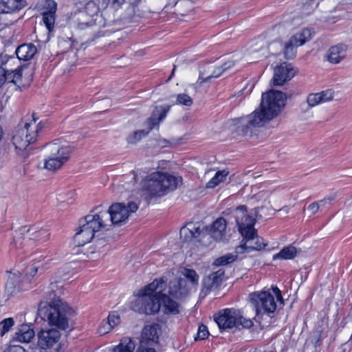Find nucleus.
<instances>
[{
	"mask_svg": "<svg viewBox=\"0 0 352 352\" xmlns=\"http://www.w3.org/2000/svg\"><path fill=\"white\" fill-rule=\"evenodd\" d=\"M285 100V95L280 91L272 90L263 94L258 108L251 114L232 120L236 131L242 136L252 135L254 128L263 126L280 113Z\"/></svg>",
	"mask_w": 352,
	"mask_h": 352,
	"instance_id": "obj_1",
	"label": "nucleus"
},
{
	"mask_svg": "<svg viewBox=\"0 0 352 352\" xmlns=\"http://www.w3.org/2000/svg\"><path fill=\"white\" fill-rule=\"evenodd\" d=\"M166 287V280L161 278L144 286L137 294V298L132 302V309L142 314H155L161 308V293Z\"/></svg>",
	"mask_w": 352,
	"mask_h": 352,
	"instance_id": "obj_2",
	"label": "nucleus"
},
{
	"mask_svg": "<svg viewBox=\"0 0 352 352\" xmlns=\"http://www.w3.org/2000/svg\"><path fill=\"white\" fill-rule=\"evenodd\" d=\"M42 122H37V118L33 115L32 119L20 125L12 137V143L18 155L25 157V150L36 141L39 132L43 128Z\"/></svg>",
	"mask_w": 352,
	"mask_h": 352,
	"instance_id": "obj_3",
	"label": "nucleus"
},
{
	"mask_svg": "<svg viewBox=\"0 0 352 352\" xmlns=\"http://www.w3.org/2000/svg\"><path fill=\"white\" fill-rule=\"evenodd\" d=\"M182 184V177L168 173L155 172L144 181V188L151 196L162 197Z\"/></svg>",
	"mask_w": 352,
	"mask_h": 352,
	"instance_id": "obj_4",
	"label": "nucleus"
},
{
	"mask_svg": "<svg viewBox=\"0 0 352 352\" xmlns=\"http://www.w3.org/2000/svg\"><path fill=\"white\" fill-rule=\"evenodd\" d=\"M275 297L278 301L283 303L281 292L276 287L250 294V300L256 315L273 314L277 307Z\"/></svg>",
	"mask_w": 352,
	"mask_h": 352,
	"instance_id": "obj_5",
	"label": "nucleus"
},
{
	"mask_svg": "<svg viewBox=\"0 0 352 352\" xmlns=\"http://www.w3.org/2000/svg\"><path fill=\"white\" fill-rule=\"evenodd\" d=\"M46 155L44 168L49 170H56L62 167L69 159L72 148L59 142H51L45 147Z\"/></svg>",
	"mask_w": 352,
	"mask_h": 352,
	"instance_id": "obj_6",
	"label": "nucleus"
},
{
	"mask_svg": "<svg viewBox=\"0 0 352 352\" xmlns=\"http://www.w3.org/2000/svg\"><path fill=\"white\" fill-rule=\"evenodd\" d=\"M214 320L221 329L250 328L253 325L252 321L244 318L240 310L234 309H224L219 313Z\"/></svg>",
	"mask_w": 352,
	"mask_h": 352,
	"instance_id": "obj_7",
	"label": "nucleus"
},
{
	"mask_svg": "<svg viewBox=\"0 0 352 352\" xmlns=\"http://www.w3.org/2000/svg\"><path fill=\"white\" fill-rule=\"evenodd\" d=\"M39 314L51 326H55L62 330H65L69 327L67 311L61 305H49L45 309H40Z\"/></svg>",
	"mask_w": 352,
	"mask_h": 352,
	"instance_id": "obj_8",
	"label": "nucleus"
},
{
	"mask_svg": "<svg viewBox=\"0 0 352 352\" xmlns=\"http://www.w3.org/2000/svg\"><path fill=\"white\" fill-rule=\"evenodd\" d=\"M138 206L135 202L129 201L114 204L110 206L107 212L109 214V226L111 224L121 225L125 223L130 215L137 211Z\"/></svg>",
	"mask_w": 352,
	"mask_h": 352,
	"instance_id": "obj_9",
	"label": "nucleus"
},
{
	"mask_svg": "<svg viewBox=\"0 0 352 352\" xmlns=\"http://www.w3.org/2000/svg\"><path fill=\"white\" fill-rule=\"evenodd\" d=\"M169 106L155 107V109L153 111L152 116L148 120L149 129L148 131L138 130L133 132V133L128 136V143L133 144H136L142 138L148 135L151 130H152L155 126H157L160 121L165 118L168 111H169Z\"/></svg>",
	"mask_w": 352,
	"mask_h": 352,
	"instance_id": "obj_10",
	"label": "nucleus"
},
{
	"mask_svg": "<svg viewBox=\"0 0 352 352\" xmlns=\"http://www.w3.org/2000/svg\"><path fill=\"white\" fill-rule=\"evenodd\" d=\"M233 216L235 218L239 232L243 236H250L255 231L254 228L255 219L248 214L245 206H241L235 208L233 211Z\"/></svg>",
	"mask_w": 352,
	"mask_h": 352,
	"instance_id": "obj_11",
	"label": "nucleus"
},
{
	"mask_svg": "<svg viewBox=\"0 0 352 352\" xmlns=\"http://www.w3.org/2000/svg\"><path fill=\"white\" fill-rule=\"evenodd\" d=\"M312 34L313 31L311 29L305 28L292 36L285 45V58L287 59L294 58L296 54V48L309 41L311 38Z\"/></svg>",
	"mask_w": 352,
	"mask_h": 352,
	"instance_id": "obj_12",
	"label": "nucleus"
},
{
	"mask_svg": "<svg viewBox=\"0 0 352 352\" xmlns=\"http://www.w3.org/2000/svg\"><path fill=\"white\" fill-rule=\"evenodd\" d=\"M61 334L54 328H43L37 333V345L43 350L53 349L58 344Z\"/></svg>",
	"mask_w": 352,
	"mask_h": 352,
	"instance_id": "obj_13",
	"label": "nucleus"
},
{
	"mask_svg": "<svg viewBox=\"0 0 352 352\" xmlns=\"http://www.w3.org/2000/svg\"><path fill=\"white\" fill-rule=\"evenodd\" d=\"M98 12V8L93 2H89L85 6V12L80 13L76 23V28L82 30L95 25L93 16Z\"/></svg>",
	"mask_w": 352,
	"mask_h": 352,
	"instance_id": "obj_14",
	"label": "nucleus"
},
{
	"mask_svg": "<svg viewBox=\"0 0 352 352\" xmlns=\"http://www.w3.org/2000/svg\"><path fill=\"white\" fill-rule=\"evenodd\" d=\"M83 220L95 232L109 226V214L106 210L89 214Z\"/></svg>",
	"mask_w": 352,
	"mask_h": 352,
	"instance_id": "obj_15",
	"label": "nucleus"
},
{
	"mask_svg": "<svg viewBox=\"0 0 352 352\" xmlns=\"http://www.w3.org/2000/svg\"><path fill=\"white\" fill-rule=\"evenodd\" d=\"M296 72L291 64L283 63L274 69L273 82L274 85H282L290 80L295 75Z\"/></svg>",
	"mask_w": 352,
	"mask_h": 352,
	"instance_id": "obj_16",
	"label": "nucleus"
},
{
	"mask_svg": "<svg viewBox=\"0 0 352 352\" xmlns=\"http://www.w3.org/2000/svg\"><path fill=\"white\" fill-rule=\"evenodd\" d=\"M223 277L224 270L222 269H220L205 277L203 280L201 294L206 296L210 291L217 289L221 283Z\"/></svg>",
	"mask_w": 352,
	"mask_h": 352,
	"instance_id": "obj_17",
	"label": "nucleus"
},
{
	"mask_svg": "<svg viewBox=\"0 0 352 352\" xmlns=\"http://www.w3.org/2000/svg\"><path fill=\"white\" fill-rule=\"evenodd\" d=\"M95 233L92 228L82 219L80 221L79 229L74 236V241L77 245H84L92 240Z\"/></svg>",
	"mask_w": 352,
	"mask_h": 352,
	"instance_id": "obj_18",
	"label": "nucleus"
},
{
	"mask_svg": "<svg viewBox=\"0 0 352 352\" xmlns=\"http://www.w3.org/2000/svg\"><path fill=\"white\" fill-rule=\"evenodd\" d=\"M243 241V244L241 245L239 248L244 249L246 252L261 250L265 246L263 239L258 238L256 230L254 231L252 234H250V236H244Z\"/></svg>",
	"mask_w": 352,
	"mask_h": 352,
	"instance_id": "obj_19",
	"label": "nucleus"
},
{
	"mask_svg": "<svg viewBox=\"0 0 352 352\" xmlns=\"http://www.w3.org/2000/svg\"><path fill=\"white\" fill-rule=\"evenodd\" d=\"M120 322V316L116 312H111L107 318L102 320L98 325L97 333L100 336L108 333Z\"/></svg>",
	"mask_w": 352,
	"mask_h": 352,
	"instance_id": "obj_20",
	"label": "nucleus"
},
{
	"mask_svg": "<svg viewBox=\"0 0 352 352\" xmlns=\"http://www.w3.org/2000/svg\"><path fill=\"white\" fill-rule=\"evenodd\" d=\"M35 336L33 329L28 324L20 326L12 338V342L29 343Z\"/></svg>",
	"mask_w": 352,
	"mask_h": 352,
	"instance_id": "obj_21",
	"label": "nucleus"
},
{
	"mask_svg": "<svg viewBox=\"0 0 352 352\" xmlns=\"http://www.w3.org/2000/svg\"><path fill=\"white\" fill-rule=\"evenodd\" d=\"M223 72V70L221 66L216 67L212 65H208L207 69L200 72L199 79L194 85L195 89H197V87L201 85L203 82H208L212 78L219 77Z\"/></svg>",
	"mask_w": 352,
	"mask_h": 352,
	"instance_id": "obj_22",
	"label": "nucleus"
},
{
	"mask_svg": "<svg viewBox=\"0 0 352 352\" xmlns=\"http://www.w3.org/2000/svg\"><path fill=\"white\" fill-rule=\"evenodd\" d=\"M333 97L334 91L331 89H327L319 93L310 94L307 96V102L309 107H314L320 103L331 100Z\"/></svg>",
	"mask_w": 352,
	"mask_h": 352,
	"instance_id": "obj_23",
	"label": "nucleus"
},
{
	"mask_svg": "<svg viewBox=\"0 0 352 352\" xmlns=\"http://www.w3.org/2000/svg\"><path fill=\"white\" fill-rule=\"evenodd\" d=\"M346 55V45L339 44L329 48L327 54V58L331 63L338 64L345 58Z\"/></svg>",
	"mask_w": 352,
	"mask_h": 352,
	"instance_id": "obj_24",
	"label": "nucleus"
},
{
	"mask_svg": "<svg viewBox=\"0 0 352 352\" xmlns=\"http://www.w3.org/2000/svg\"><path fill=\"white\" fill-rule=\"evenodd\" d=\"M226 221L224 218H218L212 224L210 233L215 241H223L226 239Z\"/></svg>",
	"mask_w": 352,
	"mask_h": 352,
	"instance_id": "obj_25",
	"label": "nucleus"
},
{
	"mask_svg": "<svg viewBox=\"0 0 352 352\" xmlns=\"http://www.w3.org/2000/svg\"><path fill=\"white\" fill-rule=\"evenodd\" d=\"M161 308L160 309L164 314H177L179 312V305L175 300L171 299L166 294L161 293L160 296Z\"/></svg>",
	"mask_w": 352,
	"mask_h": 352,
	"instance_id": "obj_26",
	"label": "nucleus"
},
{
	"mask_svg": "<svg viewBox=\"0 0 352 352\" xmlns=\"http://www.w3.org/2000/svg\"><path fill=\"white\" fill-rule=\"evenodd\" d=\"M201 231L196 223H188L180 230V236L185 242L200 236Z\"/></svg>",
	"mask_w": 352,
	"mask_h": 352,
	"instance_id": "obj_27",
	"label": "nucleus"
},
{
	"mask_svg": "<svg viewBox=\"0 0 352 352\" xmlns=\"http://www.w3.org/2000/svg\"><path fill=\"white\" fill-rule=\"evenodd\" d=\"M158 340V325H146L143 329L141 343L145 344H152L157 342Z\"/></svg>",
	"mask_w": 352,
	"mask_h": 352,
	"instance_id": "obj_28",
	"label": "nucleus"
},
{
	"mask_svg": "<svg viewBox=\"0 0 352 352\" xmlns=\"http://www.w3.org/2000/svg\"><path fill=\"white\" fill-rule=\"evenodd\" d=\"M28 237L37 243H42L50 239V232L47 229L43 228H32L27 231Z\"/></svg>",
	"mask_w": 352,
	"mask_h": 352,
	"instance_id": "obj_29",
	"label": "nucleus"
},
{
	"mask_svg": "<svg viewBox=\"0 0 352 352\" xmlns=\"http://www.w3.org/2000/svg\"><path fill=\"white\" fill-rule=\"evenodd\" d=\"M49 11L43 14V21L49 31L54 28L55 23V13L56 11V3L54 1L49 0L47 1Z\"/></svg>",
	"mask_w": 352,
	"mask_h": 352,
	"instance_id": "obj_30",
	"label": "nucleus"
},
{
	"mask_svg": "<svg viewBox=\"0 0 352 352\" xmlns=\"http://www.w3.org/2000/svg\"><path fill=\"white\" fill-rule=\"evenodd\" d=\"M21 282V274L19 272H10L5 285L6 292L8 295L16 293L19 288Z\"/></svg>",
	"mask_w": 352,
	"mask_h": 352,
	"instance_id": "obj_31",
	"label": "nucleus"
},
{
	"mask_svg": "<svg viewBox=\"0 0 352 352\" xmlns=\"http://www.w3.org/2000/svg\"><path fill=\"white\" fill-rule=\"evenodd\" d=\"M37 49L33 44H23L17 47L16 54L19 60H28L36 54Z\"/></svg>",
	"mask_w": 352,
	"mask_h": 352,
	"instance_id": "obj_32",
	"label": "nucleus"
},
{
	"mask_svg": "<svg viewBox=\"0 0 352 352\" xmlns=\"http://www.w3.org/2000/svg\"><path fill=\"white\" fill-rule=\"evenodd\" d=\"M25 6L23 0H1L0 11L3 13H10L21 10Z\"/></svg>",
	"mask_w": 352,
	"mask_h": 352,
	"instance_id": "obj_33",
	"label": "nucleus"
},
{
	"mask_svg": "<svg viewBox=\"0 0 352 352\" xmlns=\"http://www.w3.org/2000/svg\"><path fill=\"white\" fill-rule=\"evenodd\" d=\"M184 280L175 279L169 283V294L175 298H181L187 294V289L184 286Z\"/></svg>",
	"mask_w": 352,
	"mask_h": 352,
	"instance_id": "obj_34",
	"label": "nucleus"
},
{
	"mask_svg": "<svg viewBox=\"0 0 352 352\" xmlns=\"http://www.w3.org/2000/svg\"><path fill=\"white\" fill-rule=\"evenodd\" d=\"M21 71V68L10 69L7 67V65H6L5 67L0 68V72H3L6 78V82L14 84H17L21 80L22 76Z\"/></svg>",
	"mask_w": 352,
	"mask_h": 352,
	"instance_id": "obj_35",
	"label": "nucleus"
},
{
	"mask_svg": "<svg viewBox=\"0 0 352 352\" xmlns=\"http://www.w3.org/2000/svg\"><path fill=\"white\" fill-rule=\"evenodd\" d=\"M135 348V342L130 338L126 337L113 348L112 352H133Z\"/></svg>",
	"mask_w": 352,
	"mask_h": 352,
	"instance_id": "obj_36",
	"label": "nucleus"
},
{
	"mask_svg": "<svg viewBox=\"0 0 352 352\" xmlns=\"http://www.w3.org/2000/svg\"><path fill=\"white\" fill-rule=\"evenodd\" d=\"M298 250L296 247L289 245L283 248L278 253L273 256V260L282 259L289 260L293 259L297 255Z\"/></svg>",
	"mask_w": 352,
	"mask_h": 352,
	"instance_id": "obj_37",
	"label": "nucleus"
},
{
	"mask_svg": "<svg viewBox=\"0 0 352 352\" xmlns=\"http://www.w3.org/2000/svg\"><path fill=\"white\" fill-rule=\"evenodd\" d=\"M228 173L229 172L226 169L217 171L214 176L207 183L206 187L208 188H215L226 180Z\"/></svg>",
	"mask_w": 352,
	"mask_h": 352,
	"instance_id": "obj_38",
	"label": "nucleus"
},
{
	"mask_svg": "<svg viewBox=\"0 0 352 352\" xmlns=\"http://www.w3.org/2000/svg\"><path fill=\"white\" fill-rule=\"evenodd\" d=\"M182 274L190 282L192 286H197L199 284V277L194 270L184 268Z\"/></svg>",
	"mask_w": 352,
	"mask_h": 352,
	"instance_id": "obj_39",
	"label": "nucleus"
},
{
	"mask_svg": "<svg viewBox=\"0 0 352 352\" xmlns=\"http://www.w3.org/2000/svg\"><path fill=\"white\" fill-rule=\"evenodd\" d=\"M60 287L58 285L57 283H52L47 292L45 293L47 295V299L49 300H54L56 297L59 296L60 294Z\"/></svg>",
	"mask_w": 352,
	"mask_h": 352,
	"instance_id": "obj_40",
	"label": "nucleus"
},
{
	"mask_svg": "<svg viewBox=\"0 0 352 352\" xmlns=\"http://www.w3.org/2000/svg\"><path fill=\"white\" fill-rule=\"evenodd\" d=\"M14 324V322L12 318H8L1 321L0 323V335L3 336L10 331Z\"/></svg>",
	"mask_w": 352,
	"mask_h": 352,
	"instance_id": "obj_41",
	"label": "nucleus"
},
{
	"mask_svg": "<svg viewBox=\"0 0 352 352\" xmlns=\"http://www.w3.org/2000/svg\"><path fill=\"white\" fill-rule=\"evenodd\" d=\"M235 258L236 256L232 254H226L216 259L214 262V265L217 266L225 265L232 263Z\"/></svg>",
	"mask_w": 352,
	"mask_h": 352,
	"instance_id": "obj_42",
	"label": "nucleus"
},
{
	"mask_svg": "<svg viewBox=\"0 0 352 352\" xmlns=\"http://www.w3.org/2000/svg\"><path fill=\"white\" fill-rule=\"evenodd\" d=\"M192 102V99L186 94H180L177 96V104L190 107Z\"/></svg>",
	"mask_w": 352,
	"mask_h": 352,
	"instance_id": "obj_43",
	"label": "nucleus"
},
{
	"mask_svg": "<svg viewBox=\"0 0 352 352\" xmlns=\"http://www.w3.org/2000/svg\"><path fill=\"white\" fill-rule=\"evenodd\" d=\"M208 336L209 331L208 330L207 327L204 324H201L198 328L197 336L195 337V340H204L207 338Z\"/></svg>",
	"mask_w": 352,
	"mask_h": 352,
	"instance_id": "obj_44",
	"label": "nucleus"
},
{
	"mask_svg": "<svg viewBox=\"0 0 352 352\" xmlns=\"http://www.w3.org/2000/svg\"><path fill=\"white\" fill-rule=\"evenodd\" d=\"M24 240L25 238L21 235V234H17L14 237L12 245L16 248H20L22 247Z\"/></svg>",
	"mask_w": 352,
	"mask_h": 352,
	"instance_id": "obj_45",
	"label": "nucleus"
},
{
	"mask_svg": "<svg viewBox=\"0 0 352 352\" xmlns=\"http://www.w3.org/2000/svg\"><path fill=\"white\" fill-rule=\"evenodd\" d=\"M333 199H334L333 197H326L322 200H320L317 202H318L320 208H321L322 209H326L327 208V205H329Z\"/></svg>",
	"mask_w": 352,
	"mask_h": 352,
	"instance_id": "obj_46",
	"label": "nucleus"
},
{
	"mask_svg": "<svg viewBox=\"0 0 352 352\" xmlns=\"http://www.w3.org/2000/svg\"><path fill=\"white\" fill-rule=\"evenodd\" d=\"M320 209V206L317 201L314 202L309 205L307 207V210L311 212V214H316Z\"/></svg>",
	"mask_w": 352,
	"mask_h": 352,
	"instance_id": "obj_47",
	"label": "nucleus"
},
{
	"mask_svg": "<svg viewBox=\"0 0 352 352\" xmlns=\"http://www.w3.org/2000/svg\"><path fill=\"white\" fill-rule=\"evenodd\" d=\"M4 352H25V350L20 346L11 345Z\"/></svg>",
	"mask_w": 352,
	"mask_h": 352,
	"instance_id": "obj_48",
	"label": "nucleus"
},
{
	"mask_svg": "<svg viewBox=\"0 0 352 352\" xmlns=\"http://www.w3.org/2000/svg\"><path fill=\"white\" fill-rule=\"evenodd\" d=\"M38 272L37 267H31L27 272V278H33Z\"/></svg>",
	"mask_w": 352,
	"mask_h": 352,
	"instance_id": "obj_49",
	"label": "nucleus"
},
{
	"mask_svg": "<svg viewBox=\"0 0 352 352\" xmlns=\"http://www.w3.org/2000/svg\"><path fill=\"white\" fill-rule=\"evenodd\" d=\"M234 65V61L229 60V61L225 63L221 67L224 72V71L227 70L228 69L232 67Z\"/></svg>",
	"mask_w": 352,
	"mask_h": 352,
	"instance_id": "obj_50",
	"label": "nucleus"
},
{
	"mask_svg": "<svg viewBox=\"0 0 352 352\" xmlns=\"http://www.w3.org/2000/svg\"><path fill=\"white\" fill-rule=\"evenodd\" d=\"M6 82V78L5 77L3 73L0 72V87Z\"/></svg>",
	"mask_w": 352,
	"mask_h": 352,
	"instance_id": "obj_51",
	"label": "nucleus"
},
{
	"mask_svg": "<svg viewBox=\"0 0 352 352\" xmlns=\"http://www.w3.org/2000/svg\"><path fill=\"white\" fill-rule=\"evenodd\" d=\"M139 352H156V351L153 349L148 348V349H142V350L140 351Z\"/></svg>",
	"mask_w": 352,
	"mask_h": 352,
	"instance_id": "obj_52",
	"label": "nucleus"
},
{
	"mask_svg": "<svg viewBox=\"0 0 352 352\" xmlns=\"http://www.w3.org/2000/svg\"><path fill=\"white\" fill-rule=\"evenodd\" d=\"M178 0H168V4L170 6H175L177 3Z\"/></svg>",
	"mask_w": 352,
	"mask_h": 352,
	"instance_id": "obj_53",
	"label": "nucleus"
},
{
	"mask_svg": "<svg viewBox=\"0 0 352 352\" xmlns=\"http://www.w3.org/2000/svg\"><path fill=\"white\" fill-rule=\"evenodd\" d=\"M3 136V131L2 129L0 127V141L1 140Z\"/></svg>",
	"mask_w": 352,
	"mask_h": 352,
	"instance_id": "obj_54",
	"label": "nucleus"
},
{
	"mask_svg": "<svg viewBox=\"0 0 352 352\" xmlns=\"http://www.w3.org/2000/svg\"><path fill=\"white\" fill-rule=\"evenodd\" d=\"M139 0H129V1H131L132 3H135L138 1Z\"/></svg>",
	"mask_w": 352,
	"mask_h": 352,
	"instance_id": "obj_55",
	"label": "nucleus"
},
{
	"mask_svg": "<svg viewBox=\"0 0 352 352\" xmlns=\"http://www.w3.org/2000/svg\"><path fill=\"white\" fill-rule=\"evenodd\" d=\"M61 276H62V277H63V278H64V279H67V278H67V277H65V274H63V275H61Z\"/></svg>",
	"mask_w": 352,
	"mask_h": 352,
	"instance_id": "obj_56",
	"label": "nucleus"
},
{
	"mask_svg": "<svg viewBox=\"0 0 352 352\" xmlns=\"http://www.w3.org/2000/svg\"><path fill=\"white\" fill-rule=\"evenodd\" d=\"M65 270H69V266H65Z\"/></svg>",
	"mask_w": 352,
	"mask_h": 352,
	"instance_id": "obj_57",
	"label": "nucleus"
},
{
	"mask_svg": "<svg viewBox=\"0 0 352 352\" xmlns=\"http://www.w3.org/2000/svg\"><path fill=\"white\" fill-rule=\"evenodd\" d=\"M175 72V68L173 69V72H172V74Z\"/></svg>",
	"mask_w": 352,
	"mask_h": 352,
	"instance_id": "obj_58",
	"label": "nucleus"
}]
</instances>
